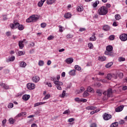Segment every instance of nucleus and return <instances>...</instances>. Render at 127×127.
Segmentation results:
<instances>
[{"label":"nucleus","mask_w":127,"mask_h":127,"mask_svg":"<svg viewBox=\"0 0 127 127\" xmlns=\"http://www.w3.org/2000/svg\"><path fill=\"white\" fill-rule=\"evenodd\" d=\"M75 121V119L74 118H70L68 120V123H72V122H74Z\"/></svg>","instance_id":"53"},{"label":"nucleus","mask_w":127,"mask_h":127,"mask_svg":"<svg viewBox=\"0 0 127 127\" xmlns=\"http://www.w3.org/2000/svg\"><path fill=\"white\" fill-rule=\"evenodd\" d=\"M112 74H111L110 73L107 74V79L108 80H111V79H112Z\"/></svg>","instance_id":"45"},{"label":"nucleus","mask_w":127,"mask_h":127,"mask_svg":"<svg viewBox=\"0 0 127 127\" xmlns=\"http://www.w3.org/2000/svg\"><path fill=\"white\" fill-rule=\"evenodd\" d=\"M85 30H86V28H80L79 29V31H80V32H83V31H85Z\"/></svg>","instance_id":"58"},{"label":"nucleus","mask_w":127,"mask_h":127,"mask_svg":"<svg viewBox=\"0 0 127 127\" xmlns=\"http://www.w3.org/2000/svg\"><path fill=\"white\" fill-rule=\"evenodd\" d=\"M47 64L48 66L51 65V61L50 60L48 61Z\"/></svg>","instance_id":"63"},{"label":"nucleus","mask_w":127,"mask_h":127,"mask_svg":"<svg viewBox=\"0 0 127 127\" xmlns=\"http://www.w3.org/2000/svg\"><path fill=\"white\" fill-rule=\"evenodd\" d=\"M98 12L100 15H106L108 13V9H107L106 6H102L99 8Z\"/></svg>","instance_id":"4"},{"label":"nucleus","mask_w":127,"mask_h":127,"mask_svg":"<svg viewBox=\"0 0 127 127\" xmlns=\"http://www.w3.org/2000/svg\"><path fill=\"white\" fill-rule=\"evenodd\" d=\"M118 126H119V123L115 122L111 124V125L110 126V127H118Z\"/></svg>","instance_id":"30"},{"label":"nucleus","mask_w":127,"mask_h":127,"mask_svg":"<svg viewBox=\"0 0 127 127\" xmlns=\"http://www.w3.org/2000/svg\"><path fill=\"white\" fill-rule=\"evenodd\" d=\"M120 39L122 41H127V34H122L120 36Z\"/></svg>","instance_id":"9"},{"label":"nucleus","mask_w":127,"mask_h":127,"mask_svg":"<svg viewBox=\"0 0 127 127\" xmlns=\"http://www.w3.org/2000/svg\"><path fill=\"white\" fill-rule=\"evenodd\" d=\"M46 85H47L48 87H50V88H52V84L50 82H47Z\"/></svg>","instance_id":"56"},{"label":"nucleus","mask_w":127,"mask_h":127,"mask_svg":"<svg viewBox=\"0 0 127 127\" xmlns=\"http://www.w3.org/2000/svg\"><path fill=\"white\" fill-rule=\"evenodd\" d=\"M95 34L93 33L92 36L89 38L90 41H96L97 40V37L95 36Z\"/></svg>","instance_id":"17"},{"label":"nucleus","mask_w":127,"mask_h":127,"mask_svg":"<svg viewBox=\"0 0 127 127\" xmlns=\"http://www.w3.org/2000/svg\"><path fill=\"white\" fill-rule=\"evenodd\" d=\"M89 96V93H88V92L87 91H85L83 93V98H86V97H88Z\"/></svg>","instance_id":"39"},{"label":"nucleus","mask_w":127,"mask_h":127,"mask_svg":"<svg viewBox=\"0 0 127 127\" xmlns=\"http://www.w3.org/2000/svg\"><path fill=\"white\" fill-rule=\"evenodd\" d=\"M80 102H83V103H86L87 102V99L82 98L80 99Z\"/></svg>","instance_id":"59"},{"label":"nucleus","mask_w":127,"mask_h":127,"mask_svg":"<svg viewBox=\"0 0 127 127\" xmlns=\"http://www.w3.org/2000/svg\"><path fill=\"white\" fill-rule=\"evenodd\" d=\"M27 88L28 90H34L35 89V84L32 83H28L27 84Z\"/></svg>","instance_id":"7"},{"label":"nucleus","mask_w":127,"mask_h":127,"mask_svg":"<svg viewBox=\"0 0 127 127\" xmlns=\"http://www.w3.org/2000/svg\"><path fill=\"white\" fill-rule=\"evenodd\" d=\"M109 39L110 40H114V39H115V35H112L110 36L109 37Z\"/></svg>","instance_id":"48"},{"label":"nucleus","mask_w":127,"mask_h":127,"mask_svg":"<svg viewBox=\"0 0 127 127\" xmlns=\"http://www.w3.org/2000/svg\"><path fill=\"white\" fill-rule=\"evenodd\" d=\"M117 74L118 75V77L120 79L123 78V77H124V74L123 73V72H119V73H117Z\"/></svg>","instance_id":"35"},{"label":"nucleus","mask_w":127,"mask_h":127,"mask_svg":"<svg viewBox=\"0 0 127 127\" xmlns=\"http://www.w3.org/2000/svg\"><path fill=\"white\" fill-rule=\"evenodd\" d=\"M10 27L11 29H16L18 28L19 30H23L24 29V27L22 24H19L18 22H14V23L10 24Z\"/></svg>","instance_id":"1"},{"label":"nucleus","mask_w":127,"mask_h":127,"mask_svg":"<svg viewBox=\"0 0 127 127\" xmlns=\"http://www.w3.org/2000/svg\"><path fill=\"white\" fill-rule=\"evenodd\" d=\"M103 29L105 31H108V30H110V26L107 25H105L103 26Z\"/></svg>","instance_id":"24"},{"label":"nucleus","mask_w":127,"mask_h":127,"mask_svg":"<svg viewBox=\"0 0 127 127\" xmlns=\"http://www.w3.org/2000/svg\"><path fill=\"white\" fill-rule=\"evenodd\" d=\"M113 46L109 45L106 47V51L105 52V55H109V56H113Z\"/></svg>","instance_id":"3"},{"label":"nucleus","mask_w":127,"mask_h":127,"mask_svg":"<svg viewBox=\"0 0 127 127\" xmlns=\"http://www.w3.org/2000/svg\"><path fill=\"white\" fill-rule=\"evenodd\" d=\"M87 92L89 93H94V89L92 88L90 86H88L87 89Z\"/></svg>","instance_id":"28"},{"label":"nucleus","mask_w":127,"mask_h":127,"mask_svg":"<svg viewBox=\"0 0 127 127\" xmlns=\"http://www.w3.org/2000/svg\"><path fill=\"white\" fill-rule=\"evenodd\" d=\"M39 18V17L37 15H32L30 17L27 18L26 20V22H35L37 21V20Z\"/></svg>","instance_id":"2"},{"label":"nucleus","mask_w":127,"mask_h":127,"mask_svg":"<svg viewBox=\"0 0 127 127\" xmlns=\"http://www.w3.org/2000/svg\"><path fill=\"white\" fill-rule=\"evenodd\" d=\"M63 114H64V115H68V114H70V110H66L64 111Z\"/></svg>","instance_id":"49"},{"label":"nucleus","mask_w":127,"mask_h":127,"mask_svg":"<svg viewBox=\"0 0 127 127\" xmlns=\"http://www.w3.org/2000/svg\"><path fill=\"white\" fill-rule=\"evenodd\" d=\"M65 62L67 64H72L74 62V59L73 58H69L65 60Z\"/></svg>","instance_id":"13"},{"label":"nucleus","mask_w":127,"mask_h":127,"mask_svg":"<svg viewBox=\"0 0 127 127\" xmlns=\"http://www.w3.org/2000/svg\"><path fill=\"white\" fill-rule=\"evenodd\" d=\"M0 86L2 87L4 90H8V89H9V86H8L6 83H1L0 84Z\"/></svg>","instance_id":"12"},{"label":"nucleus","mask_w":127,"mask_h":127,"mask_svg":"<svg viewBox=\"0 0 127 127\" xmlns=\"http://www.w3.org/2000/svg\"><path fill=\"white\" fill-rule=\"evenodd\" d=\"M94 86H96V87H97V88H99V87H101L102 86V84L101 83H96L94 84Z\"/></svg>","instance_id":"47"},{"label":"nucleus","mask_w":127,"mask_h":127,"mask_svg":"<svg viewBox=\"0 0 127 127\" xmlns=\"http://www.w3.org/2000/svg\"><path fill=\"white\" fill-rule=\"evenodd\" d=\"M112 78H114V79H118V75L116 74H112Z\"/></svg>","instance_id":"50"},{"label":"nucleus","mask_w":127,"mask_h":127,"mask_svg":"<svg viewBox=\"0 0 127 127\" xmlns=\"http://www.w3.org/2000/svg\"><path fill=\"white\" fill-rule=\"evenodd\" d=\"M56 1V0H47V4H53Z\"/></svg>","instance_id":"23"},{"label":"nucleus","mask_w":127,"mask_h":127,"mask_svg":"<svg viewBox=\"0 0 127 127\" xmlns=\"http://www.w3.org/2000/svg\"><path fill=\"white\" fill-rule=\"evenodd\" d=\"M31 127H37V125H36V124H33L31 125Z\"/></svg>","instance_id":"64"},{"label":"nucleus","mask_w":127,"mask_h":127,"mask_svg":"<svg viewBox=\"0 0 127 127\" xmlns=\"http://www.w3.org/2000/svg\"><path fill=\"white\" fill-rule=\"evenodd\" d=\"M74 69H75V70H77V71H81L82 68L80 67V66L78 65H75L74 66Z\"/></svg>","instance_id":"31"},{"label":"nucleus","mask_w":127,"mask_h":127,"mask_svg":"<svg viewBox=\"0 0 127 127\" xmlns=\"http://www.w3.org/2000/svg\"><path fill=\"white\" fill-rule=\"evenodd\" d=\"M124 106H120L115 109V111L117 112V113H119L120 112H122Z\"/></svg>","instance_id":"14"},{"label":"nucleus","mask_w":127,"mask_h":127,"mask_svg":"<svg viewBox=\"0 0 127 127\" xmlns=\"http://www.w3.org/2000/svg\"><path fill=\"white\" fill-rule=\"evenodd\" d=\"M125 124V121L124 120H121L119 121V124L120 125H124Z\"/></svg>","instance_id":"61"},{"label":"nucleus","mask_w":127,"mask_h":127,"mask_svg":"<svg viewBox=\"0 0 127 127\" xmlns=\"http://www.w3.org/2000/svg\"><path fill=\"white\" fill-rule=\"evenodd\" d=\"M69 74L70 76H75L76 75V70L72 69L69 72Z\"/></svg>","instance_id":"19"},{"label":"nucleus","mask_w":127,"mask_h":127,"mask_svg":"<svg viewBox=\"0 0 127 127\" xmlns=\"http://www.w3.org/2000/svg\"><path fill=\"white\" fill-rule=\"evenodd\" d=\"M46 102H37L34 104V107H38V106H40L41 105H44Z\"/></svg>","instance_id":"26"},{"label":"nucleus","mask_w":127,"mask_h":127,"mask_svg":"<svg viewBox=\"0 0 127 127\" xmlns=\"http://www.w3.org/2000/svg\"><path fill=\"white\" fill-rule=\"evenodd\" d=\"M98 60L99 61H106V57L104 56H100L98 58Z\"/></svg>","instance_id":"21"},{"label":"nucleus","mask_w":127,"mask_h":127,"mask_svg":"<svg viewBox=\"0 0 127 127\" xmlns=\"http://www.w3.org/2000/svg\"><path fill=\"white\" fill-rule=\"evenodd\" d=\"M102 90H101L100 89H97L96 90V93L97 94V95L98 96H102Z\"/></svg>","instance_id":"34"},{"label":"nucleus","mask_w":127,"mask_h":127,"mask_svg":"<svg viewBox=\"0 0 127 127\" xmlns=\"http://www.w3.org/2000/svg\"><path fill=\"white\" fill-rule=\"evenodd\" d=\"M30 98V95H24L23 96H22V99L23 100H24V101H28V100H29Z\"/></svg>","instance_id":"15"},{"label":"nucleus","mask_w":127,"mask_h":127,"mask_svg":"<svg viewBox=\"0 0 127 127\" xmlns=\"http://www.w3.org/2000/svg\"><path fill=\"white\" fill-rule=\"evenodd\" d=\"M46 0H41L38 3V5L39 6V7H41L42 5H43V3H44L45 1Z\"/></svg>","instance_id":"20"},{"label":"nucleus","mask_w":127,"mask_h":127,"mask_svg":"<svg viewBox=\"0 0 127 127\" xmlns=\"http://www.w3.org/2000/svg\"><path fill=\"white\" fill-rule=\"evenodd\" d=\"M65 18H71L72 15L70 13H66L64 15Z\"/></svg>","instance_id":"25"},{"label":"nucleus","mask_w":127,"mask_h":127,"mask_svg":"<svg viewBox=\"0 0 127 127\" xmlns=\"http://www.w3.org/2000/svg\"><path fill=\"white\" fill-rule=\"evenodd\" d=\"M26 115V113L25 112H22L18 114L16 117L17 118H20V117H24Z\"/></svg>","instance_id":"22"},{"label":"nucleus","mask_w":127,"mask_h":127,"mask_svg":"<svg viewBox=\"0 0 127 127\" xmlns=\"http://www.w3.org/2000/svg\"><path fill=\"white\" fill-rule=\"evenodd\" d=\"M9 122L10 123V124H11L12 125L13 124H14V123H15V120L12 118H10L9 119Z\"/></svg>","instance_id":"38"},{"label":"nucleus","mask_w":127,"mask_h":127,"mask_svg":"<svg viewBox=\"0 0 127 127\" xmlns=\"http://www.w3.org/2000/svg\"><path fill=\"white\" fill-rule=\"evenodd\" d=\"M115 17L116 20H120V19L121 18V15L119 14L115 15Z\"/></svg>","instance_id":"32"},{"label":"nucleus","mask_w":127,"mask_h":127,"mask_svg":"<svg viewBox=\"0 0 127 127\" xmlns=\"http://www.w3.org/2000/svg\"><path fill=\"white\" fill-rule=\"evenodd\" d=\"M99 1H96L93 4V6L94 7H97L98 6V4H99Z\"/></svg>","instance_id":"42"},{"label":"nucleus","mask_w":127,"mask_h":127,"mask_svg":"<svg viewBox=\"0 0 127 127\" xmlns=\"http://www.w3.org/2000/svg\"><path fill=\"white\" fill-rule=\"evenodd\" d=\"M114 64V63L113 62L108 63L106 65L105 67L106 68H110V67L112 66V65Z\"/></svg>","instance_id":"29"},{"label":"nucleus","mask_w":127,"mask_h":127,"mask_svg":"<svg viewBox=\"0 0 127 127\" xmlns=\"http://www.w3.org/2000/svg\"><path fill=\"white\" fill-rule=\"evenodd\" d=\"M103 118L105 121H109V120L112 119V115L105 113L103 114Z\"/></svg>","instance_id":"6"},{"label":"nucleus","mask_w":127,"mask_h":127,"mask_svg":"<svg viewBox=\"0 0 127 127\" xmlns=\"http://www.w3.org/2000/svg\"><path fill=\"white\" fill-rule=\"evenodd\" d=\"M88 46L90 49H93V44L89 43L88 44Z\"/></svg>","instance_id":"52"},{"label":"nucleus","mask_w":127,"mask_h":127,"mask_svg":"<svg viewBox=\"0 0 127 127\" xmlns=\"http://www.w3.org/2000/svg\"><path fill=\"white\" fill-rule=\"evenodd\" d=\"M84 91H85V88H84V87H80V91L77 93L79 94L80 93H82V92H84Z\"/></svg>","instance_id":"46"},{"label":"nucleus","mask_w":127,"mask_h":127,"mask_svg":"<svg viewBox=\"0 0 127 127\" xmlns=\"http://www.w3.org/2000/svg\"><path fill=\"white\" fill-rule=\"evenodd\" d=\"M3 20H7V18L6 17V15H2Z\"/></svg>","instance_id":"60"},{"label":"nucleus","mask_w":127,"mask_h":127,"mask_svg":"<svg viewBox=\"0 0 127 127\" xmlns=\"http://www.w3.org/2000/svg\"><path fill=\"white\" fill-rule=\"evenodd\" d=\"M54 83L55 85H57V88L58 90H62V88L61 86L63 85V82H60L59 81H54Z\"/></svg>","instance_id":"5"},{"label":"nucleus","mask_w":127,"mask_h":127,"mask_svg":"<svg viewBox=\"0 0 127 127\" xmlns=\"http://www.w3.org/2000/svg\"><path fill=\"white\" fill-rule=\"evenodd\" d=\"M50 98V94H47L43 98V100H48V99H49Z\"/></svg>","instance_id":"43"},{"label":"nucleus","mask_w":127,"mask_h":127,"mask_svg":"<svg viewBox=\"0 0 127 127\" xmlns=\"http://www.w3.org/2000/svg\"><path fill=\"white\" fill-rule=\"evenodd\" d=\"M74 101H75V102H77V103H80V102H81V100H80V98L78 97L74 98Z\"/></svg>","instance_id":"54"},{"label":"nucleus","mask_w":127,"mask_h":127,"mask_svg":"<svg viewBox=\"0 0 127 127\" xmlns=\"http://www.w3.org/2000/svg\"><path fill=\"white\" fill-rule=\"evenodd\" d=\"M65 95H66V91L64 90L63 91L62 94L60 95V97H61V98H64V97H65Z\"/></svg>","instance_id":"36"},{"label":"nucleus","mask_w":127,"mask_h":127,"mask_svg":"<svg viewBox=\"0 0 127 127\" xmlns=\"http://www.w3.org/2000/svg\"><path fill=\"white\" fill-rule=\"evenodd\" d=\"M83 9H84V8L82 6H79L77 8V10L78 11H83Z\"/></svg>","instance_id":"41"},{"label":"nucleus","mask_w":127,"mask_h":127,"mask_svg":"<svg viewBox=\"0 0 127 127\" xmlns=\"http://www.w3.org/2000/svg\"><path fill=\"white\" fill-rule=\"evenodd\" d=\"M32 80L34 83H38L40 80V77L37 75H35L32 78Z\"/></svg>","instance_id":"10"},{"label":"nucleus","mask_w":127,"mask_h":127,"mask_svg":"<svg viewBox=\"0 0 127 127\" xmlns=\"http://www.w3.org/2000/svg\"><path fill=\"white\" fill-rule=\"evenodd\" d=\"M15 59V57L14 56H12L9 58L8 60H7L6 61L7 62H10L14 61Z\"/></svg>","instance_id":"27"},{"label":"nucleus","mask_w":127,"mask_h":127,"mask_svg":"<svg viewBox=\"0 0 127 127\" xmlns=\"http://www.w3.org/2000/svg\"><path fill=\"white\" fill-rule=\"evenodd\" d=\"M38 65L39 66H43V65H44V61L42 60L39 61L38 63Z\"/></svg>","instance_id":"37"},{"label":"nucleus","mask_w":127,"mask_h":127,"mask_svg":"<svg viewBox=\"0 0 127 127\" xmlns=\"http://www.w3.org/2000/svg\"><path fill=\"white\" fill-rule=\"evenodd\" d=\"M24 54H25V52H22V51L18 52V55H19V56L24 55Z\"/></svg>","instance_id":"40"},{"label":"nucleus","mask_w":127,"mask_h":127,"mask_svg":"<svg viewBox=\"0 0 127 127\" xmlns=\"http://www.w3.org/2000/svg\"><path fill=\"white\" fill-rule=\"evenodd\" d=\"M54 39V37L52 35H50L48 38V40H52V39Z\"/></svg>","instance_id":"55"},{"label":"nucleus","mask_w":127,"mask_h":127,"mask_svg":"<svg viewBox=\"0 0 127 127\" xmlns=\"http://www.w3.org/2000/svg\"><path fill=\"white\" fill-rule=\"evenodd\" d=\"M59 31H60V32H63V27H62V26H59Z\"/></svg>","instance_id":"57"},{"label":"nucleus","mask_w":127,"mask_h":127,"mask_svg":"<svg viewBox=\"0 0 127 127\" xmlns=\"http://www.w3.org/2000/svg\"><path fill=\"white\" fill-rule=\"evenodd\" d=\"M90 127H97V124L93 123L91 125Z\"/></svg>","instance_id":"62"},{"label":"nucleus","mask_w":127,"mask_h":127,"mask_svg":"<svg viewBox=\"0 0 127 127\" xmlns=\"http://www.w3.org/2000/svg\"><path fill=\"white\" fill-rule=\"evenodd\" d=\"M96 109H97V107H94V106H87L86 107V110H88V111H90L91 110V111H93L94 110H96Z\"/></svg>","instance_id":"18"},{"label":"nucleus","mask_w":127,"mask_h":127,"mask_svg":"<svg viewBox=\"0 0 127 127\" xmlns=\"http://www.w3.org/2000/svg\"><path fill=\"white\" fill-rule=\"evenodd\" d=\"M47 24L46 23H42L41 24V26L42 28H45V27H46Z\"/></svg>","instance_id":"51"},{"label":"nucleus","mask_w":127,"mask_h":127,"mask_svg":"<svg viewBox=\"0 0 127 127\" xmlns=\"http://www.w3.org/2000/svg\"><path fill=\"white\" fill-rule=\"evenodd\" d=\"M25 41V39H23L22 41H19V47L20 49H22L24 47V45H23V42Z\"/></svg>","instance_id":"11"},{"label":"nucleus","mask_w":127,"mask_h":127,"mask_svg":"<svg viewBox=\"0 0 127 127\" xmlns=\"http://www.w3.org/2000/svg\"><path fill=\"white\" fill-rule=\"evenodd\" d=\"M107 93V97L108 98H110V97H111V96H112L113 94V90H112V89L111 88H109L107 90V92L105 91L103 92L104 95H106Z\"/></svg>","instance_id":"8"},{"label":"nucleus","mask_w":127,"mask_h":127,"mask_svg":"<svg viewBox=\"0 0 127 127\" xmlns=\"http://www.w3.org/2000/svg\"><path fill=\"white\" fill-rule=\"evenodd\" d=\"M118 61H119V62H123L124 61H126V58L123 57H120L118 59Z\"/></svg>","instance_id":"33"},{"label":"nucleus","mask_w":127,"mask_h":127,"mask_svg":"<svg viewBox=\"0 0 127 127\" xmlns=\"http://www.w3.org/2000/svg\"><path fill=\"white\" fill-rule=\"evenodd\" d=\"M19 66L21 68H25V67H26V63L24 62H20Z\"/></svg>","instance_id":"16"},{"label":"nucleus","mask_w":127,"mask_h":127,"mask_svg":"<svg viewBox=\"0 0 127 127\" xmlns=\"http://www.w3.org/2000/svg\"><path fill=\"white\" fill-rule=\"evenodd\" d=\"M8 109H12V108H13V104L12 103H10L8 105Z\"/></svg>","instance_id":"44"}]
</instances>
